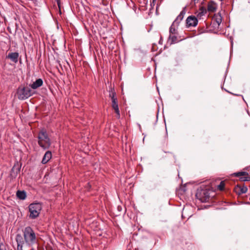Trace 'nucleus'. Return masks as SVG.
<instances>
[{"label": "nucleus", "mask_w": 250, "mask_h": 250, "mask_svg": "<svg viewBox=\"0 0 250 250\" xmlns=\"http://www.w3.org/2000/svg\"><path fill=\"white\" fill-rule=\"evenodd\" d=\"M22 231L23 238L21 234H17L16 236L17 250H23L22 248L24 244L31 247L37 243L35 233L30 227H25Z\"/></svg>", "instance_id": "f257e3e1"}, {"label": "nucleus", "mask_w": 250, "mask_h": 250, "mask_svg": "<svg viewBox=\"0 0 250 250\" xmlns=\"http://www.w3.org/2000/svg\"><path fill=\"white\" fill-rule=\"evenodd\" d=\"M214 192L206 187H200L197 189L195 196L201 202H208L214 196Z\"/></svg>", "instance_id": "f03ea898"}, {"label": "nucleus", "mask_w": 250, "mask_h": 250, "mask_svg": "<svg viewBox=\"0 0 250 250\" xmlns=\"http://www.w3.org/2000/svg\"><path fill=\"white\" fill-rule=\"evenodd\" d=\"M38 144L43 149L46 150L49 148L51 145V140L46 131L42 129L38 134Z\"/></svg>", "instance_id": "7ed1b4c3"}, {"label": "nucleus", "mask_w": 250, "mask_h": 250, "mask_svg": "<svg viewBox=\"0 0 250 250\" xmlns=\"http://www.w3.org/2000/svg\"><path fill=\"white\" fill-rule=\"evenodd\" d=\"M28 208L30 212L29 217L35 219L39 216L42 209V205L40 203H33L29 205Z\"/></svg>", "instance_id": "20e7f679"}, {"label": "nucleus", "mask_w": 250, "mask_h": 250, "mask_svg": "<svg viewBox=\"0 0 250 250\" xmlns=\"http://www.w3.org/2000/svg\"><path fill=\"white\" fill-rule=\"evenodd\" d=\"M18 98L21 100H25L32 95V90L28 86L20 85L17 90Z\"/></svg>", "instance_id": "39448f33"}, {"label": "nucleus", "mask_w": 250, "mask_h": 250, "mask_svg": "<svg viewBox=\"0 0 250 250\" xmlns=\"http://www.w3.org/2000/svg\"><path fill=\"white\" fill-rule=\"evenodd\" d=\"M198 22L197 18L194 16H190L186 20V26L187 27H195L197 25Z\"/></svg>", "instance_id": "423d86ee"}, {"label": "nucleus", "mask_w": 250, "mask_h": 250, "mask_svg": "<svg viewBox=\"0 0 250 250\" xmlns=\"http://www.w3.org/2000/svg\"><path fill=\"white\" fill-rule=\"evenodd\" d=\"M187 6H185L182 11L180 12V14L177 17L176 19L173 22V23L176 24V26H178L180 22L184 18V15L186 13V9Z\"/></svg>", "instance_id": "0eeeda50"}, {"label": "nucleus", "mask_w": 250, "mask_h": 250, "mask_svg": "<svg viewBox=\"0 0 250 250\" xmlns=\"http://www.w3.org/2000/svg\"><path fill=\"white\" fill-rule=\"evenodd\" d=\"M187 6H185L182 11L180 12V14L177 17L176 19L173 22V23L176 24V26H178L180 22L184 18V15L186 13V9Z\"/></svg>", "instance_id": "6e6552de"}, {"label": "nucleus", "mask_w": 250, "mask_h": 250, "mask_svg": "<svg viewBox=\"0 0 250 250\" xmlns=\"http://www.w3.org/2000/svg\"><path fill=\"white\" fill-rule=\"evenodd\" d=\"M248 190V188L244 184L243 186L237 185L235 186L234 191L238 194L240 195L243 193H246Z\"/></svg>", "instance_id": "1a4fd4ad"}, {"label": "nucleus", "mask_w": 250, "mask_h": 250, "mask_svg": "<svg viewBox=\"0 0 250 250\" xmlns=\"http://www.w3.org/2000/svg\"><path fill=\"white\" fill-rule=\"evenodd\" d=\"M111 103H112V105H111L112 107L115 110V112L116 114L117 118L119 119L120 117V110H119V106H118L117 99L111 100Z\"/></svg>", "instance_id": "9d476101"}, {"label": "nucleus", "mask_w": 250, "mask_h": 250, "mask_svg": "<svg viewBox=\"0 0 250 250\" xmlns=\"http://www.w3.org/2000/svg\"><path fill=\"white\" fill-rule=\"evenodd\" d=\"M233 175L237 177H240V180L242 182H244V181H247L248 178H247V176H248L249 173L246 171H240V172L234 173Z\"/></svg>", "instance_id": "9b49d317"}, {"label": "nucleus", "mask_w": 250, "mask_h": 250, "mask_svg": "<svg viewBox=\"0 0 250 250\" xmlns=\"http://www.w3.org/2000/svg\"><path fill=\"white\" fill-rule=\"evenodd\" d=\"M43 84V81L42 79L39 78L36 80L35 82H33V83L30 84V86L33 89H36Z\"/></svg>", "instance_id": "f8f14e48"}, {"label": "nucleus", "mask_w": 250, "mask_h": 250, "mask_svg": "<svg viewBox=\"0 0 250 250\" xmlns=\"http://www.w3.org/2000/svg\"><path fill=\"white\" fill-rule=\"evenodd\" d=\"M19 53L17 52H12L9 53L6 57L7 58L10 59L12 62L17 63L18 61Z\"/></svg>", "instance_id": "ddd939ff"}, {"label": "nucleus", "mask_w": 250, "mask_h": 250, "mask_svg": "<svg viewBox=\"0 0 250 250\" xmlns=\"http://www.w3.org/2000/svg\"><path fill=\"white\" fill-rule=\"evenodd\" d=\"M52 158V153L50 151H47L44 154L42 161V164H46Z\"/></svg>", "instance_id": "4468645a"}, {"label": "nucleus", "mask_w": 250, "mask_h": 250, "mask_svg": "<svg viewBox=\"0 0 250 250\" xmlns=\"http://www.w3.org/2000/svg\"><path fill=\"white\" fill-rule=\"evenodd\" d=\"M177 27L175 24L172 23L169 30V35H178Z\"/></svg>", "instance_id": "2eb2a0df"}, {"label": "nucleus", "mask_w": 250, "mask_h": 250, "mask_svg": "<svg viewBox=\"0 0 250 250\" xmlns=\"http://www.w3.org/2000/svg\"><path fill=\"white\" fill-rule=\"evenodd\" d=\"M17 197L21 200H24L26 197V193L24 190H18L16 193Z\"/></svg>", "instance_id": "dca6fc26"}, {"label": "nucleus", "mask_w": 250, "mask_h": 250, "mask_svg": "<svg viewBox=\"0 0 250 250\" xmlns=\"http://www.w3.org/2000/svg\"><path fill=\"white\" fill-rule=\"evenodd\" d=\"M168 39L170 41V44H174L181 41V40L178 38V35H169Z\"/></svg>", "instance_id": "f3484780"}, {"label": "nucleus", "mask_w": 250, "mask_h": 250, "mask_svg": "<svg viewBox=\"0 0 250 250\" xmlns=\"http://www.w3.org/2000/svg\"><path fill=\"white\" fill-rule=\"evenodd\" d=\"M206 8L204 6H201L199 9V12L197 14V17L201 18L203 16H204L206 14Z\"/></svg>", "instance_id": "a211bd4d"}, {"label": "nucleus", "mask_w": 250, "mask_h": 250, "mask_svg": "<svg viewBox=\"0 0 250 250\" xmlns=\"http://www.w3.org/2000/svg\"><path fill=\"white\" fill-rule=\"evenodd\" d=\"M208 10L209 12H214L216 10L215 3L212 1L209 2L208 5Z\"/></svg>", "instance_id": "6ab92c4d"}, {"label": "nucleus", "mask_w": 250, "mask_h": 250, "mask_svg": "<svg viewBox=\"0 0 250 250\" xmlns=\"http://www.w3.org/2000/svg\"><path fill=\"white\" fill-rule=\"evenodd\" d=\"M109 97L111 98V100L116 99H117L116 97V93L113 88H111L109 90Z\"/></svg>", "instance_id": "aec40b11"}, {"label": "nucleus", "mask_w": 250, "mask_h": 250, "mask_svg": "<svg viewBox=\"0 0 250 250\" xmlns=\"http://www.w3.org/2000/svg\"><path fill=\"white\" fill-rule=\"evenodd\" d=\"M225 184L224 182L221 181L220 183V184L218 186V188L221 191L223 190L225 188Z\"/></svg>", "instance_id": "412c9836"}, {"label": "nucleus", "mask_w": 250, "mask_h": 250, "mask_svg": "<svg viewBox=\"0 0 250 250\" xmlns=\"http://www.w3.org/2000/svg\"><path fill=\"white\" fill-rule=\"evenodd\" d=\"M216 22H217V23L218 26L221 23V22H222V17H221V16L220 15L218 17L216 18Z\"/></svg>", "instance_id": "4be33fe9"}, {"label": "nucleus", "mask_w": 250, "mask_h": 250, "mask_svg": "<svg viewBox=\"0 0 250 250\" xmlns=\"http://www.w3.org/2000/svg\"><path fill=\"white\" fill-rule=\"evenodd\" d=\"M0 250H6L5 246L2 243L0 244Z\"/></svg>", "instance_id": "5701e85b"}, {"label": "nucleus", "mask_w": 250, "mask_h": 250, "mask_svg": "<svg viewBox=\"0 0 250 250\" xmlns=\"http://www.w3.org/2000/svg\"><path fill=\"white\" fill-rule=\"evenodd\" d=\"M227 92L232 94V95H235V96H241L243 97V96L242 95H240V94H234L233 93H231L228 90H226Z\"/></svg>", "instance_id": "b1692460"}, {"label": "nucleus", "mask_w": 250, "mask_h": 250, "mask_svg": "<svg viewBox=\"0 0 250 250\" xmlns=\"http://www.w3.org/2000/svg\"><path fill=\"white\" fill-rule=\"evenodd\" d=\"M199 0H191V2L190 3L191 4H192V3H194V5H195L196 3H198Z\"/></svg>", "instance_id": "393cba45"}, {"label": "nucleus", "mask_w": 250, "mask_h": 250, "mask_svg": "<svg viewBox=\"0 0 250 250\" xmlns=\"http://www.w3.org/2000/svg\"><path fill=\"white\" fill-rule=\"evenodd\" d=\"M55 1L57 2L58 6L60 7V4H61V1H60V0H55Z\"/></svg>", "instance_id": "a878e982"}, {"label": "nucleus", "mask_w": 250, "mask_h": 250, "mask_svg": "<svg viewBox=\"0 0 250 250\" xmlns=\"http://www.w3.org/2000/svg\"><path fill=\"white\" fill-rule=\"evenodd\" d=\"M156 0H152V3H151V4H153L154 5H155V2Z\"/></svg>", "instance_id": "bb28decb"}, {"label": "nucleus", "mask_w": 250, "mask_h": 250, "mask_svg": "<svg viewBox=\"0 0 250 250\" xmlns=\"http://www.w3.org/2000/svg\"><path fill=\"white\" fill-rule=\"evenodd\" d=\"M159 43L160 44H162V38H161V39H160V41L159 42Z\"/></svg>", "instance_id": "cd10ccee"}, {"label": "nucleus", "mask_w": 250, "mask_h": 250, "mask_svg": "<svg viewBox=\"0 0 250 250\" xmlns=\"http://www.w3.org/2000/svg\"><path fill=\"white\" fill-rule=\"evenodd\" d=\"M247 178H248V180H247V181H250V177H249V176H247Z\"/></svg>", "instance_id": "c85d7f7f"}]
</instances>
